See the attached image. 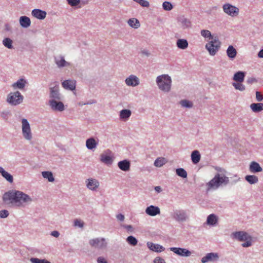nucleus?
<instances>
[{
    "instance_id": "1",
    "label": "nucleus",
    "mask_w": 263,
    "mask_h": 263,
    "mask_svg": "<svg viewBox=\"0 0 263 263\" xmlns=\"http://www.w3.org/2000/svg\"><path fill=\"white\" fill-rule=\"evenodd\" d=\"M4 203L11 206H22L24 203L32 201L31 198L23 192L11 190L5 193L3 196Z\"/></svg>"
},
{
    "instance_id": "2",
    "label": "nucleus",
    "mask_w": 263,
    "mask_h": 263,
    "mask_svg": "<svg viewBox=\"0 0 263 263\" xmlns=\"http://www.w3.org/2000/svg\"><path fill=\"white\" fill-rule=\"evenodd\" d=\"M229 181L228 177L225 175L217 174L212 180L206 183L207 191L216 190L222 184H228Z\"/></svg>"
},
{
    "instance_id": "3",
    "label": "nucleus",
    "mask_w": 263,
    "mask_h": 263,
    "mask_svg": "<svg viewBox=\"0 0 263 263\" xmlns=\"http://www.w3.org/2000/svg\"><path fill=\"white\" fill-rule=\"evenodd\" d=\"M156 82L159 88L162 91L168 92L170 90L172 80L168 75L162 74L157 77Z\"/></svg>"
},
{
    "instance_id": "4",
    "label": "nucleus",
    "mask_w": 263,
    "mask_h": 263,
    "mask_svg": "<svg viewBox=\"0 0 263 263\" xmlns=\"http://www.w3.org/2000/svg\"><path fill=\"white\" fill-rule=\"evenodd\" d=\"M221 43L217 37H212L211 41L207 43L205 48L212 55H214L218 51Z\"/></svg>"
},
{
    "instance_id": "5",
    "label": "nucleus",
    "mask_w": 263,
    "mask_h": 263,
    "mask_svg": "<svg viewBox=\"0 0 263 263\" xmlns=\"http://www.w3.org/2000/svg\"><path fill=\"white\" fill-rule=\"evenodd\" d=\"M234 237L240 241H246L242 244L243 247H248L251 245V237L246 232H238L234 234Z\"/></svg>"
},
{
    "instance_id": "6",
    "label": "nucleus",
    "mask_w": 263,
    "mask_h": 263,
    "mask_svg": "<svg viewBox=\"0 0 263 263\" xmlns=\"http://www.w3.org/2000/svg\"><path fill=\"white\" fill-rule=\"evenodd\" d=\"M23 97L18 91L10 93L7 97V101L11 104L16 105L22 102Z\"/></svg>"
},
{
    "instance_id": "7",
    "label": "nucleus",
    "mask_w": 263,
    "mask_h": 263,
    "mask_svg": "<svg viewBox=\"0 0 263 263\" xmlns=\"http://www.w3.org/2000/svg\"><path fill=\"white\" fill-rule=\"evenodd\" d=\"M89 243L91 247L99 249L106 248L107 245L105 239L104 238H96L91 239L89 240Z\"/></svg>"
},
{
    "instance_id": "8",
    "label": "nucleus",
    "mask_w": 263,
    "mask_h": 263,
    "mask_svg": "<svg viewBox=\"0 0 263 263\" xmlns=\"http://www.w3.org/2000/svg\"><path fill=\"white\" fill-rule=\"evenodd\" d=\"M22 133L24 137L27 140L32 139V133L30 124L26 119L22 120Z\"/></svg>"
},
{
    "instance_id": "9",
    "label": "nucleus",
    "mask_w": 263,
    "mask_h": 263,
    "mask_svg": "<svg viewBox=\"0 0 263 263\" xmlns=\"http://www.w3.org/2000/svg\"><path fill=\"white\" fill-rule=\"evenodd\" d=\"M223 11L232 17L236 16L239 13V9L230 4H226L223 6Z\"/></svg>"
},
{
    "instance_id": "10",
    "label": "nucleus",
    "mask_w": 263,
    "mask_h": 263,
    "mask_svg": "<svg viewBox=\"0 0 263 263\" xmlns=\"http://www.w3.org/2000/svg\"><path fill=\"white\" fill-rule=\"evenodd\" d=\"M170 250L174 253L181 256L187 257L191 255V252L186 249L173 247L171 248Z\"/></svg>"
},
{
    "instance_id": "11",
    "label": "nucleus",
    "mask_w": 263,
    "mask_h": 263,
    "mask_svg": "<svg viewBox=\"0 0 263 263\" xmlns=\"http://www.w3.org/2000/svg\"><path fill=\"white\" fill-rule=\"evenodd\" d=\"M173 217L178 221H183L187 218L186 213L183 211H175L173 214Z\"/></svg>"
},
{
    "instance_id": "12",
    "label": "nucleus",
    "mask_w": 263,
    "mask_h": 263,
    "mask_svg": "<svg viewBox=\"0 0 263 263\" xmlns=\"http://www.w3.org/2000/svg\"><path fill=\"white\" fill-rule=\"evenodd\" d=\"M218 258V255L216 253H208L205 256L202 258L201 262L205 263L209 261H214L217 260Z\"/></svg>"
},
{
    "instance_id": "13",
    "label": "nucleus",
    "mask_w": 263,
    "mask_h": 263,
    "mask_svg": "<svg viewBox=\"0 0 263 263\" xmlns=\"http://www.w3.org/2000/svg\"><path fill=\"white\" fill-rule=\"evenodd\" d=\"M50 105L54 110L59 111H63L64 109V106L61 102H57L54 100H50Z\"/></svg>"
},
{
    "instance_id": "14",
    "label": "nucleus",
    "mask_w": 263,
    "mask_h": 263,
    "mask_svg": "<svg viewBox=\"0 0 263 263\" xmlns=\"http://www.w3.org/2000/svg\"><path fill=\"white\" fill-rule=\"evenodd\" d=\"M125 82L128 86H136L139 84V80L136 76L131 75L126 79Z\"/></svg>"
},
{
    "instance_id": "15",
    "label": "nucleus",
    "mask_w": 263,
    "mask_h": 263,
    "mask_svg": "<svg viewBox=\"0 0 263 263\" xmlns=\"http://www.w3.org/2000/svg\"><path fill=\"white\" fill-rule=\"evenodd\" d=\"M145 212L149 216H154L160 214V211L158 207L151 205L146 209Z\"/></svg>"
},
{
    "instance_id": "16",
    "label": "nucleus",
    "mask_w": 263,
    "mask_h": 263,
    "mask_svg": "<svg viewBox=\"0 0 263 263\" xmlns=\"http://www.w3.org/2000/svg\"><path fill=\"white\" fill-rule=\"evenodd\" d=\"M32 15L36 18L43 20L45 18L46 12L40 9H35L32 11Z\"/></svg>"
},
{
    "instance_id": "17",
    "label": "nucleus",
    "mask_w": 263,
    "mask_h": 263,
    "mask_svg": "<svg viewBox=\"0 0 263 263\" xmlns=\"http://www.w3.org/2000/svg\"><path fill=\"white\" fill-rule=\"evenodd\" d=\"M63 87L71 90H74L76 88V81L74 80H66L62 83Z\"/></svg>"
},
{
    "instance_id": "18",
    "label": "nucleus",
    "mask_w": 263,
    "mask_h": 263,
    "mask_svg": "<svg viewBox=\"0 0 263 263\" xmlns=\"http://www.w3.org/2000/svg\"><path fill=\"white\" fill-rule=\"evenodd\" d=\"M86 182L87 187L91 190H96L99 185V182L95 179H88Z\"/></svg>"
},
{
    "instance_id": "19",
    "label": "nucleus",
    "mask_w": 263,
    "mask_h": 263,
    "mask_svg": "<svg viewBox=\"0 0 263 263\" xmlns=\"http://www.w3.org/2000/svg\"><path fill=\"white\" fill-rule=\"evenodd\" d=\"M147 245L148 248L153 251L161 252L164 250V248L162 246L158 244H155L151 242H148L147 243Z\"/></svg>"
},
{
    "instance_id": "20",
    "label": "nucleus",
    "mask_w": 263,
    "mask_h": 263,
    "mask_svg": "<svg viewBox=\"0 0 263 263\" xmlns=\"http://www.w3.org/2000/svg\"><path fill=\"white\" fill-rule=\"evenodd\" d=\"M249 170L251 173H255L261 172L262 169L257 162L253 161L250 165Z\"/></svg>"
},
{
    "instance_id": "21",
    "label": "nucleus",
    "mask_w": 263,
    "mask_h": 263,
    "mask_svg": "<svg viewBox=\"0 0 263 263\" xmlns=\"http://www.w3.org/2000/svg\"><path fill=\"white\" fill-rule=\"evenodd\" d=\"M118 165V167L123 171H127L130 168V163L126 160L119 162Z\"/></svg>"
},
{
    "instance_id": "22",
    "label": "nucleus",
    "mask_w": 263,
    "mask_h": 263,
    "mask_svg": "<svg viewBox=\"0 0 263 263\" xmlns=\"http://www.w3.org/2000/svg\"><path fill=\"white\" fill-rule=\"evenodd\" d=\"M20 23L23 27L27 28L30 26L31 22L28 17L22 16L20 18Z\"/></svg>"
},
{
    "instance_id": "23",
    "label": "nucleus",
    "mask_w": 263,
    "mask_h": 263,
    "mask_svg": "<svg viewBox=\"0 0 263 263\" xmlns=\"http://www.w3.org/2000/svg\"><path fill=\"white\" fill-rule=\"evenodd\" d=\"M245 77V73L242 71H238L235 73L233 77V80L237 82L242 83L244 81Z\"/></svg>"
},
{
    "instance_id": "24",
    "label": "nucleus",
    "mask_w": 263,
    "mask_h": 263,
    "mask_svg": "<svg viewBox=\"0 0 263 263\" xmlns=\"http://www.w3.org/2000/svg\"><path fill=\"white\" fill-rule=\"evenodd\" d=\"M0 173L2 176L5 178L9 182L12 183L13 181V176L8 172L5 171L4 169L0 166Z\"/></svg>"
},
{
    "instance_id": "25",
    "label": "nucleus",
    "mask_w": 263,
    "mask_h": 263,
    "mask_svg": "<svg viewBox=\"0 0 263 263\" xmlns=\"http://www.w3.org/2000/svg\"><path fill=\"white\" fill-rule=\"evenodd\" d=\"M227 53L229 58L234 59L236 56L237 51L233 46L230 45L227 49Z\"/></svg>"
},
{
    "instance_id": "26",
    "label": "nucleus",
    "mask_w": 263,
    "mask_h": 263,
    "mask_svg": "<svg viewBox=\"0 0 263 263\" xmlns=\"http://www.w3.org/2000/svg\"><path fill=\"white\" fill-rule=\"evenodd\" d=\"M250 108L253 112H258L263 110V103H252Z\"/></svg>"
},
{
    "instance_id": "27",
    "label": "nucleus",
    "mask_w": 263,
    "mask_h": 263,
    "mask_svg": "<svg viewBox=\"0 0 263 263\" xmlns=\"http://www.w3.org/2000/svg\"><path fill=\"white\" fill-rule=\"evenodd\" d=\"M50 97L55 99L59 100V87L55 86L50 88Z\"/></svg>"
},
{
    "instance_id": "28",
    "label": "nucleus",
    "mask_w": 263,
    "mask_h": 263,
    "mask_svg": "<svg viewBox=\"0 0 263 263\" xmlns=\"http://www.w3.org/2000/svg\"><path fill=\"white\" fill-rule=\"evenodd\" d=\"M200 154L198 151H194L191 154L192 161L194 164L198 163L200 160Z\"/></svg>"
},
{
    "instance_id": "29",
    "label": "nucleus",
    "mask_w": 263,
    "mask_h": 263,
    "mask_svg": "<svg viewBox=\"0 0 263 263\" xmlns=\"http://www.w3.org/2000/svg\"><path fill=\"white\" fill-rule=\"evenodd\" d=\"M217 221V217L213 214H210L207 218L206 222L209 225H215Z\"/></svg>"
},
{
    "instance_id": "30",
    "label": "nucleus",
    "mask_w": 263,
    "mask_h": 263,
    "mask_svg": "<svg viewBox=\"0 0 263 263\" xmlns=\"http://www.w3.org/2000/svg\"><path fill=\"white\" fill-rule=\"evenodd\" d=\"M177 46L178 48L185 49L188 47V42L185 39H179L177 41Z\"/></svg>"
},
{
    "instance_id": "31",
    "label": "nucleus",
    "mask_w": 263,
    "mask_h": 263,
    "mask_svg": "<svg viewBox=\"0 0 263 263\" xmlns=\"http://www.w3.org/2000/svg\"><path fill=\"white\" fill-rule=\"evenodd\" d=\"M26 83V82L25 80L23 79H21L16 83L13 84L12 86L14 88H18L20 89H23L25 87Z\"/></svg>"
},
{
    "instance_id": "32",
    "label": "nucleus",
    "mask_w": 263,
    "mask_h": 263,
    "mask_svg": "<svg viewBox=\"0 0 263 263\" xmlns=\"http://www.w3.org/2000/svg\"><path fill=\"white\" fill-rule=\"evenodd\" d=\"M128 25L134 28H138L140 27V23L139 21L135 18H132L128 20Z\"/></svg>"
},
{
    "instance_id": "33",
    "label": "nucleus",
    "mask_w": 263,
    "mask_h": 263,
    "mask_svg": "<svg viewBox=\"0 0 263 263\" xmlns=\"http://www.w3.org/2000/svg\"><path fill=\"white\" fill-rule=\"evenodd\" d=\"M245 179L250 184H255L258 181V178L255 175H247L245 177Z\"/></svg>"
},
{
    "instance_id": "34",
    "label": "nucleus",
    "mask_w": 263,
    "mask_h": 263,
    "mask_svg": "<svg viewBox=\"0 0 263 263\" xmlns=\"http://www.w3.org/2000/svg\"><path fill=\"white\" fill-rule=\"evenodd\" d=\"M86 144L87 147L89 149H92L97 146V143L93 138H90L87 140Z\"/></svg>"
},
{
    "instance_id": "35",
    "label": "nucleus",
    "mask_w": 263,
    "mask_h": 263,
    "mask_svg": "<svg viewBox=\"0 0 263 263\" xmlns=\"http://www.w3.org/2000/svg\"><path fill=\"white\" fill-rule=\"evenodd\" d=\"M101 161L106 164H111L112 159L111 156L106 154H102L101 155Z\"/></svg>"
},
{
    "instance_id": "36",
    "label": "nucleus",
    "mask_w": 263,
    "mask_h": 263,
    "mask_svg": "<svg viewBox=\"0 0 263 263\" xmlns=\"http://www.w3.org/2000/svg\"><path fill=\"white\" fill-rule=\"evenodd\" d=\"M180 25L183 28H186L191 26V22L185 18H181L179 20Z\"/></svg>"
},
{
    "instance_id": "37",
    "label": "nucleus",
    "mask_w": 263,
    "mask_h": 263,
    "mask_svg": "<svg viewBox=\"0 0 263 263\" xmlns=\"http://www.w3.org/2000/svg\"><path fill=\"white\" fill-rule=\"evenodd\" d=\"M166 162V161L164 158L159 157L155 160L154 165L157 167H161L165 164Z\"/></svg>"
},
{
    "instance_id": "38",
    "label": "nucleus",
    "mask_w": 263,
    "mask_h": 263,
    "mask_svg": "<svg viewBox=\"0 0 263 263\" xmlns=\"http://www.w3.org/2000/svg\"><path fill=\"white\" fill-rule=\"evenodd\" d=\"M42 176L44 178H46L49 182H53L54 180L53 175L50 172H43Z\"/></svg>"
},
{
    "instance_id": "39",
    "label": "nucleus",
    "mask_w": 263,
    "mask_h": 263,
    "mask_svg": "<svg viewBox=\"0 0 263 263\" xmlns=\"http://www.w3.org/2000/svg\"><path fill=\"white\" fill-rule=\"evenodd\" d=\"M131 115V111L128 109H123L120 111V118L121 119H127Z\"/></svg>"
},
{
    "instance_id": "40",
    "label": "nucleus",
    "mask_w": 263,
    "mask_h": 263,
    "mask_svg": "<svg viewBox=\"0 0 263 263\" xmlns=\"http://www.w3.org/2000/svg\"><path fill=\"white\" fill-rule=\"evenodd\" d=\"M176 174L178 176L181 177L182 178H186L187 177V173L182 168H179L176 169Z\"/></svg>"
},
{
    "instance_id": "41",
    "label": "nucleus",
    "mask_w": 263,
    "mask_h": 263,
    "mask_svg": "<svg viewBox=\"0 0 263 263\" xmlns=\"http://www.w3.org/2000/svg\"><path fill=\"white\" fill-rule=\"evenodd\" d=\"M4 45L9 49L13 48L12 44V41L9 38H5L3 41Z\"/></svg>"
},
{
    "instance_id": "42",
    "label": "nucleus",
    "mask_w": 263,
    "mask_h": 263,
    "mask_svg": "<svg viewBox=\"0 0 263 263\" xmlns=\"http://www.w3.org/2000/svg\"><path fill=\"white\" fill-rule=\"evenodd\" d=\"M56 64L58 66V67H64L66 65V62L65 61L63 58L60 57L59 58H57L55 60Z\"/></svg>"
},
{
    "instance_id": "43",
    "label": "nucleus",
    "mask_w": 263,
    "mask_h": 263,
    "mask_svg": "<svg viewBox=\"0 0 263 263\" xmlns=\"http://www.w3.org/2000/svg\"><path fill=\"white\" fill-rule=\"evenodd\" d=\"M232 85L236 89L239 90L240 91H243L245 90V86L243 84H242L241 83L234 82V83H233Z\"/></svg>"
},
{
    "instance_id": "44",
    "label": "nucleus",
    "mask_w": 263,
    "mask_h": 263,
    "mask_svg": "<svg viewBox=\"0 0 263 263\" xmlns=\"http://www.w3.org/2000/svg\"><path fill=\"white\" fill-rule=\"evenodd\" d=\"M126 241L129 244L132 246H136L137 244L136 238L133 236H128L126 239Z\"/></svg>"
},
{
    "instance_id": "45",
    "label": "nucleus",
    "mask_w": 263,
    "mask_h": 263,
    "mask_svg": "<svg viewBox=\"0 0 263 263\" xmlns=\"http://www.w3.org/2000/svg\"><path fill=\"white\" fill-rule=\"evenodd\" d=\"M201 34L205 38L210 37V39H212V37H213V36H212L211 32L208 30H202L201 31Z\"/></svg>"
},
{
    "instance_id": "46",
    "label": "nucleus",
    "mask_w": 263,
    "mask_h": 263,
    "mask_svg": "<svg viewBox=\"0 0 263 263\" xmlns=\"http://www.w3.org/2000/svg\"><path fill=\"white\" fill-rule=\"evenodd\" d=\"M134 1L139 4L141 6L144 7H148L149 6V2L145 0H133Z\"/></svg>"
},
{
    "instance_id": "47",
    "label": "nucleus",
    "mask_w": 263,
    "mask_h": 263,
    "mask_svg": "<svg viewBox=\"0 0 263 263\" xmlns=\"http://www.w3.org/2000/svg\"><path fill=\"white\" fill-rule=\"evenodd\" d=\"M30 260L32 263H50L47 260L40 259L36 258H31Z\"/></svg>"
},
{
    "instance_id": "48",
    "label": "nucleus",
    "mask_w": 263,
    "mask_h": 263,
    "mask_svg": "<svg viewBox=\"0 0 263 263\" xmlns=\"http://www.w3.org/2000/svg\"><path fill=\"white\" fill-rule=\"evenodd\" d=\"M163 8L164 10L169 11L171 10L173 8V6L171 3L168 2H164L163 3Z\"/></svg>"
},
{
    "instance_id": "49",
    "label": "nucleus",
    "mask_w": 263,
    "mask_h": 263,
    "mask_svg": "<svg viewBox=\"0 0 263 263\" xmlns=\"http://www.w3.org/2000/svg\"><path fill=\"white\" fill-rule=\"evenodd\" d=\"M180 104L183 107H191L192 106V103L186 100L181 101Z\"/></svg>"
},
{
    "instance_id": "50",
    "label": "nucleus",
    "mask_w": 263,
    "mask_h": 263,
    "mask_svg": "<svg viewBox=\"0 0 263 263\" xmlns=\"http://www.w3.org/2000/svg\"><path fill=\"white\" fill-rule=\"evenodd\" d=\"M84 222L80 219H76L74 221V226L80 228H83L84 226Z\"/></svg>"
},
{
    "instance_id": "51",
    "label": "nucleus",
    "mask_w": 263,
    "mask_h": 263,
    "mask_svg": "<svg viewBox=\"0 0 263 263\" xmlns=\"http://www.w3.org/2000/svg\"><path fill=\"white\" fill-rule=\"evenodd\" d=\"M68 4L71 6H76L80 3V0H67Z\"/></svg>"
},
{
    "instance_id": "52",
    "label": "nucleus",
    "mask_w": 263,
    "mask_h": 263,
    "mask_svg": "<svg viewBox=\"0 0 263 263\" xmlns=\"http://www.w3.org/2000/svg\"><path fill=\"white\" fill-rule=\"evenodd\" d=\"M9 212L6 210H3L0 211V217L2 218H5L8 216Z\"/></svg>"
},
{
    "instance_id": "53",
    "label": "nucleus",
    "mask_w": 263,
    "mask_h": 263,
    "mask_svg": "<svg viewBox=\"0 0 263 263\" xmlns=\"http://www.w3.org/2000/svg\"><path fill=\"white\" fill-rule=\"evenodd\" d=\"M256 98L258 101H261L263 100V97L259 91L256 92Z\"/></svg>"
},
{
    "instance_id": "54",
    "label": "nucleus",
    "mask_w": 263,
    "mask_h": 263,
    "mask_svg": "<svg viewBox=\"0 0 263 263\" xmlns=\"http://www.w3.org/2000/svg\"><path fill=\"white\" fill-rule=\"evenodd\" d=\"M97 262L98 263H108L106 259L102 257H98L97 259Z\"/></svg>"
},
{
    "instance_id": "55",
    "label": "nucleus",
    "mask_w": 263,
    "mask_h": 263,
    "mask_svg": "<svg viewBox=\"0 0 263 263\" xmlns=\"http://www.w3.org/2000/svg\"><path fill=\"white\" fill-rule=\"evenodd\" d=\"M154 262V263H165L163 259L159 257L155 258Z\"/></svg>"
},
{
    "instance_id": "56",
    "label": "nucleus",
    "mask_w": 263,
    "mask_h": 263,
    "mask_svg": "<svg viewBox=\"0 0 263 263\" xmlns=\"http://www.w3.org/2000/svg\"><path fill=\"white\" fill-rule=\"evenodd\" d=\"M256 82V80L254 78H250L247 80V83L249 84H252Z\"/></svg>"
},
{
    "instance_id": "57",
    "label": "nucleus",
    "mask_w": 263,
    "mask_h": 263,
    "mask_svg": "<svg viewBox=\"0 0 263 263\" xmlns=\"http://www.w3.org/2000/svg\"><path fill=\"white\" fill-rule=\"evenodd\" d=\"M117 218L120 221H123L124 219V216L120 214L117 215Z\"/></svg>"
},
{
    "instance_id": "58",
    "label": "nucleus",
    "mask_w": 263,
    "mask_h": 263,
    "mask_svg": "<svg viewBox=\"0 0 263 263\" xmlns=\"http://www.w3.org/2000/svg\"><path fill=\"white\" fill-rule=\"evenodd\" d=\"M51 234L55 237H58L60 235L59 233L57 231H52Z\"/></svg>"
},
{
    "instance_id": "59",
    "label": "nucleus",
    "mask_w": 263,
    "mask_h": 263,
    "mask_svg": "<svg viewBox=\"0 0 263 263\" xmlns=\"http://www.w3.org/2000/svg\"><path fill=\"white\" fill-rule=\"evenodd\" d=\"M258 56L259 57V58H263V49H261L258 53Z\"/></svg>"
},
{
    "instance_id": "60",
    "label": "nucleus",
    "mask_w": 263,
    "mask_h": 263,
    "mask_svg": "<svg viewBox=\"0 0 263 263\" xmlns=\"http://www.w3.org/2000/svg\"><path fill=\"white\" fill-rule=\"evenodd\" d=\"M128 230L132 229V227L131 226H127L125 227Z\"/></svg>"
},
{
    "instance_id": "61",
    "label": "nucleus",
    "mask_w": 263,
    "mask_h": 263,
    "mask_svg": "<svg viewBox=\"0 0 263 263\" xmlns=\"http://www.w3.org/2000/svg\"><path fill=\"white\" fill-rule=\"evenodd\" d=\"M155 190H156L157 191L159 192V191L160 190V186H156V187H155Z\"/></svg>"
}]
</instances>
